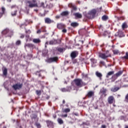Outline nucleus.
<instances>
[{"label":"nucleus","mask_w":128,"mask_h":128,"mask_svg":"<svg viewBox=\"0 0 128 128\" xmlns=\"http://www.w3.org/2000/svg\"><path fill=\"white\" fill-rule=\"evenodd\" d=\"M106 89L104 88H102V89L100 90V94H102V96H106Z\"/></svg>","instance_id":"9"},{"label":"nucleus","mask_w":128,"mask_h":128,"mask_svg":"<svg viewBox=\"0 0 128 128\" xmlns=\"http://www.w3.org/2000/svg\"><path fill=\"white\" fill-rule=\"evenodd\" d=\"M37 74H38V72H37Z\"/></svg>","instance_id":"63"},{"label":"nucleus","mask_w":128,"mask_h":128,"mask_svg":"<svg viewBox=\"0 0 128 128\" xmlns=\"http://www.w3.org/2000/svg\"><path fill=\"white\" fill-rule=\"evenodd\" d=\"M61 16H68V12L66 11L61 13Z\"/></svg>","instance_id":"29"},{"label":"nucleus","mask_w":128,"mask_h":128,"mask_svg":"<svg viewBox=\"0 0 128 128\" xmlns=\"http://www.w3.org/2000/svg\"><path fill=\"white\" fill-rule=\"evenodd\" d=\"M30 57H31V58H32V55H30Z\"/></svg>","instance_id":"61"},{"label":"nucleus","mask_w":128,"mask_h":128,"mask_svg":"<svg viewBox=\"0 0 128 128\" xmlns=\"http://www.w3.org/2000/svg\"><path fill=\"white\" fill-rule=\"evenodd\" d=\"M25 48H34V44H27L24 45Z\"/></svg>","instance_id":"18"},{"label":"nucleus","mask_w":128,"mask_h":128,"mask_svg":"<svg viewBox=\"0 0 128 128\" xmlns=\"http://www.w3.org/2000/svg\"><path fill=\"white\" fill-rule=\"evenodd\" d=\"M45 22L46 24H52V22H54V21L52 20L50 18H46L45 19Z\"/></svg>","instance_id":"15"},{"label":"nucleus","mask_w":128,"mask_h":128,"mask_svg":"<svg viewBox=\"0 0 128 128\" xmlns=\"http://www.w3.org/2000/svg\"><path fill=\"white\" fill-rule=\"evenodd\" d=\"M16 10H15L14 12H12L11 14L12 16H16Z\"/></svg>","instance_id":"30"},{"label":"nucleus","mask_w":128,"mask_h":128,"mask_svg":"<svg viewBox=\"0 0 128 128\" xmlns=\"http://www.w3.org/2000/svg\"><path fill=\"white\" fill-rule=\"evenodd\" d=\"M53 118H56V115H54Z\"/></svg>","instance_id":"55"},{"label":"nucleus","mask_w":128,"mask_h":128,"mask_svg":"<svg viewBox=\"0 0 128 128\" xmlns=\"http://www.w3.org/2000/svg\"><path fill=\"white\" fill-rule=\"evenodd\" d=\"M62 92H68V90L64 88L61 89Z\"/></svg>","instance_id":"41"},{"label":"nucleus","mask_w":128,"mask_h":128,"mask_svg":"<svg viewBox=\"0 0 128 128\" xmlns=\"http://www.w3.org/2000/svg\"><path fill=\"white\" fill-rule=\"evenodd\" d=\"M113 52L114 54H118V50H113Z\"/></svg>","instance_id":"37"},{"label":"nucleus","mask_w":128,"mask_h":128,"mask_svg":"<svg viewBox=\"0 0 128 128\" xmlns=\"http://www.w3.org/2000/svg\"><path fill=\"white\" fill-rule=\"evenodd\" d=\"M2 34H8V36H12L13 33L12 31L8 29H5L2 32Z\"/></svg>","instance_id":"4"},{"label":"nucleus","mask_w":128,"mask_h":128,"mask_svg":"<svg viewBox=\"0 0 128 128\" xmlns=\"http://www.w3.org/2000/svg\"><path fill=\"white\" fill-rule=\"evenodd\" d=\"M22 84H16L15 85H14L12 86V88H14L16 90H20V88H22Z\"/></svg>","instance_id":"8"},{"label":"nucleus","mask_w":128,"mask_h":128,"mask_svg":"<svg viewBox=\"0 0 128 128\" xmlns=\"http://www.w3.org/2000/svg\"><path fill=\"white\" fill-rule=\"evenodd\" d=\"M94 96V91H90L88 92L87 94V96H88V98H92Z\"/></svg>","instance_id":"10"},{"label":"nucleus","mask_w":128,"mask_h":128,"mask_svg":"<svg viewBox=\"0 0 128 128\" xmlns=\"http://www.w3.org/2000/svg\"><path fill=\"white\" fill-rule=\"evenodd\" d=\"M108 18L106 16H104L102 17V20H106Z\"/></svg>","instance_id":"33"},{"label":"nucleus","mask_w":128,"mask_h":128,"mask_svg":"<svg viewBox=\"0 0 128 128\" xmlns=\"http://www.w3.org/2000/svg\"><path fill=\"white\" fill-rule=\"evenodd\" d=\"M74 82L77 86H82V84H84V86H86V83H82V81L80 79L75 80Z\"/></svg>","instance_id":"3"},{"label":"nucleus","mask_w":128,"mask_h":128,"mask_svg":"<svg viewBox=\"0 0 128 128\" xmlns=\"http://www.w3.org/2000/svg\"><path fill=\"white\" fill-rule=\"evenodd\" d=\"M58 28H59V30H62V28H64V24H58Z\"/></svg>","instance_id":"14"},{"label":"nucleus","mask_w":128,"mask_h":128,"mask_svg":"<svg viewBox=\"0 0 128 128\" xmlns=\"http://www.w3.org/2000/svg\"><path fill=\"white\" fill-rule=\"evenodd\" d=\"M78 54L77 52H73L71 54V58H76Z\"/></svg>","instance_id":"13"},{"label":"nucleus","mask_w":128,"mask_h":128,"mask_svg":"<svg viewBox=\"0 0 128 128\" xmlns=\"http://www.w3.org/2000/svg\"><path fill=\"white\" fill-rule=\"evenodd\" d=\"M108 104H113L114 102V96H110L108 98Z\"/></svg>","instance_id":"6"},{"label":"nucleus","mask_w":128,"mask_h":128,"mask_svg":"<svg viewBox=\"0 0 128 128\" xmlns=\"http://www.w3.org/2000/svg\"><path fill=\"white\" fill-rule=\"evenodd\" d=\"M47 124L48 126H52V122L51 121H47Z\"/></svg>","instance_id":"26"},{"label":"nucleus","mask_w":128,"mask_h":128,"mask_svg":"<svg viewBox=\"0 0 128 128\" xmlns=\"http://www.w3.org/2000/svg\"><path fill=\"white\" fill-rule=\"evenodd\" d=\"M26 42L30 41V36L28 35H26Z\"/></svg>","instance_id":"31"},{"label":"nucleus","mask_w":128,"mask_h":128,"mask_svg":"<svg viewBox=\"0 0 128 128\" xmlns=\"http://www.w3.org/2000/svg\"><path fill=\"white\" fill-rule=\"evenodd\" d=\"M16 8V6H12L11 8Z\"/></svg>","instance_id":"56"},{"label":"nucleus","mask_w":128,"mask_h":128,"mask_svg":"<svg viewBox=\"0 0 128 128\" xmlns=\"http://www.w3.org/2000/svg\"><path fill=\"white\" fill-rule=\"evenodd\" d=\"M67 90V92H70V90H72V88L71 87H68Z\"/></svg>","instance_id":"45"},{"label":"nucleus","mask_w":128,"mask_h":128,"mask_svg":"<svg viewBox=\"0 0 128 128\" xmlns=\"http://www.w3.org/2000/svg\"><path fill=\"white\" fill-rule=\"evenodd\" d=\"M48 42H46V44H45V48H46V46H48Z\"/></svg>","instance_id":"50"},{"label":"nucleus","mask_w":128,"mask_h":128,"mask_svg":"<svg viewBox=\"0 0 128 128\" xmlns=\"http://www.w3.org/2000/svg\"><path fill=\"white\" fill-rule=\"evenodd\" d=\"M48 54V50H44L42 51V54L46 56Z\"/></svg>","instance_id":"36"},{"label":"nucleus","mask_w":128,"mask_h":128,"mask_svg":"<svg viewBox=\"0 0 128 128\" xmlns=\"http://www.w3.org/2000/svg\"><path fill=\"white\" fill-rule=\"evenodd\" d=\"M74 16H76V18H82V15L80 14V13L77 12L74 14Z\"/></svg>","instance_id":"12"},{"label":"nucleus","mask_w":128,"mask_h":128,"mask_svg":"<svg viewBox=\"0 0 128 128\" xmlns=\"http://www.w3.org/2000/svg\"><path fill=\"white\" fill-rule=\"evenodd\" d=\"M126 128H128V126H126Z\"/></svg>","instance_id":"60"},{"label":"nucleus","mask_w":128,"mask_h":128,"mask_svg":"<svg viewBox=\"0 0 128 128\" xmlns=\"http://www.w3.org/2000/svg\"><path fill=\"white\" fill-rule=\"evenodd\" d=\"M36 94L40 96V90H36Z\"/></svg>","instance_id":"44"},{"label":"nucleus","mask_w":128,"mask_h":128,"mask_svg":"<svg viewBox=\"0 0 128 128\" xmlns=\"http://www.w3.org/2000/svg\"><path fill=\"white\" fill-rule=\"evenodd\" d=\"M27 4L30 8H38V3L36 0H28Z\"/></svg>","instance_id":"1"},{"label":"nucleus","mask_w":128,"mask_h":128,"mask_svg":"<svg viewBox=\"0 0 128 128\" xmlns=\"http://www.w3.org/2000/svg\"><path fill=\"white\" fill-rule=\"evenodd\" d=\"M40 32H41L40 30H38L37 31V34H40Z\"/></svg>","instance_id":"52"},{"label":"nucleus","mask_w":128,"mask_h":128,"mask_svg":"<svg viewBox=\"0 0 128 128\" xmlns=\"http://www.w3.org/2000/svg\"><path fill=\"white\" fill-rule=\"evenodd\" d=\"M22 26H24V24H22Z\"/></svg>","instance_id":"64"},{"label":"nucleus","mask_w":128,"mask_h":128,"mask_svg":"<svg viewBox=\"0 0 128 128\" xmlns=\"http://www.w3.org/2000/svg\"><path fill=\"white\" fill-rule=\"evenodd\" d=\"M62 32H66V29H63L62 30Z\"/></svg>","instance_id":"49"},{"label":"nucleus","mask_w":128,"mask_h":128,"mask_svg":"<svg viewBox=\"0 0 128 128\" xmlns=\"http://www.w3.org/2000/svg\"><path fill=\"white\" fill-rule=\"evenodd\" d=\"M91 62H92V66L94 67V64H96V59L92 58L91 59Z\"/></svg>","instance_id":"21"},{"label":"nucleus","mask_w":128,"mask_h":128,"mask_svg":"<svg viewBox=\"0 0 128 128\" xmlns=\"http://www.w3.org/2000/svg\"><path fill=\"white\" fill-rule=\"evenodd\" d=\"M64 50H65L64 48H58V50L60 52H64Z\"/></svg>","instance_id":"32"},{"label":"nucleus","mask_w":128,"mask_h":128,"mask_svg":"<svg viewBox=\"0 0 128 128\" xmlns=\"http://www.w3.org/2000/svg\"><path fill=\"white\" fill-rule=\"evenodd\" d=\"M57 120L60 124H64V120L60 118H58Z\"/></svg>","instance_id":"22"},{"label":"nucleus","mask_w":128,"mask_h":128,"mask_svg":"<svg viewBox=\"0 0 128 128\" xmlns=\"http://www.w3.org/2000/svg\"><path fill=\"white\" fill-rule=\"evenodd\" d=\"M120 90V88L118 87H114L113 88H112L111 90L112 92H118Z\"/></svg>","instance_id":"19"},{"label":"nucleus","mask_w":128,"mask_h":128,"mask_svg":"<svg viewBox=\"0 0 128 128\" xmlns=\"http://www.w3.org/2000/svg\"><path fill=\"white\" fill-rule=\"evenodd\" d=\"M128 28V25L126 23H124L122 24V28H123V30H124V28Z\"/></svg>","instance_id":"27"},{"label":"nucleus","mask_w":128,"mask_h":128,"mask_svg":"<svg viewBox=\"0 0 128 128\" xmlns=\"http://www.w3.org/2000/svg\"><path fill=\"white\" fill-rule=\"evenodd\" d=\"M122 71H119L112 76L113 80H116L118 76H120L122 74Z\"/></svg>","instance_id":"5"},{"label":"nucleus","mask_w":128,"mask_h":128,"mask_svg":"<svg viewBox=\"0 0 128 128\" xmlns=\"http://www.w3.org/2000/svg\"><path fill=\"white\" fill-rule=\"evenodd\" d=\"M67 116H68V114L62 115V118H66Z\"/></svg>","instance_id":"43"},{"label":"nucleus","mask_w":128,"mask_h":128,"mask_svg":"<svg viewBox=\"0 0 128 128\" xmlns=\"http://www.w3.org/2000/svg\"><path fill=\"white\" fill-rule=\"evenodd\" d=\"M39 76H40V74H39Z\"/></svg>","instance_id":"62"},{"label":"nucleus","mask_w":128,"mask_h":128,"mask_svg":"<svg viewBox=\"0 0 128 128\" xmlns=\"http://www.w3.org/2000/svg\"><path fill=\"white\" fill-rule=\"evenodd\" d=\"M6 83H4V88H6Z\"/></svg>","instance_id":"57"},{"label":"nucleus","mask_w":128,"mask_h":128,"mask_svg":"<svg viewBox=\"0 0 128 128\" xmlns=\"http://www.w3.org/2000/svg\"><path fill=\"white\" fill-rule=\"evenodd\" d=\"M40 40L38 38L33 40V42H34V44H40Z\"/></svg>","instance_id":"23"},{"label":"nucleus","mask_w":128,"mask_h":128,"mask_svg":"<svg viewBox=\"0 0 128 128\" xmlns=\"http://www.w3.org/2000/svg\"><path fill=\"white\" fill-rule=\"evenodd\" d=\"M96 76L100 78V80L102 79V74L101 73H100L98 72H96Z\"/></svg>","instance_id":"20"},{"label":"nucleus","mask_w":128,"mask_h":128,"mask_svg":"<svg viewBox=\"0 0 128 128\" xmlns=\"http://www.w3.org/2000/svg\"><path fill=\"white\" fill-rule=\"evenodd\" d=\"M96 10L94 9H93L88 12V14H90V16H94V14H96Z\"/></svg>","instance_id":"11"},{"label":"nucleus","mask_w":128,"mask_h":128,"mask_svg":"<svg viewBox=\"0 0 128 128\" xmlns=\"http://www.w3.org/2000/svg\"><path fill=\"white\" fill-rule=\"evenodd\" d=\"M2 14H4V12H6V8H4V7L2 8Z\"/></svg>","instance_id":"38"},{"label":"nucleus","mask_w":128,"mask_h":128,"mask_svg":"<svg viewBox=\"0 0 128 128\" xmlns=\"http://www.w3.org/2000/svg\"><path fill=\"white\" fill-rule=\"evenodd\" d=\"M2 14L0 13V18H2Z\"/></svg>","instance_id":"54"},{"label":"nucleus","mask_w":128,"mask_h":128,"mask_svg":"<svg viewBox=\"0 0 128 128\" xmlns=\"http://www.w3.org/2000/svg\"><path fill=\"white\" fill-rule=\"evenodd\" d=\"M78 26V23H76V22H72V23L71 24V26H72L74 27V26Z\"/></svg>","instance_id":"25"},{"label":"nucleus","mask_w":128,"mask_h":128,"mask_svg":"<svg viewBox=\"0 0 128 128\" xmlns=\"http://www.w3.org/2000/svg\"><path fill=\"white\" fill-rule=\"evenodd\" d=\"M58 57H54L52 58L47 60V62L50 63V62H56L58 60Z\"/></svg>","instance_id":"7"},{"label":"nucleus","mask_w":128,"mask_h":128,"mask_svg":"<svg viewBox=\"0 0 128 128\" xmlns=\"http://www.w3.org/2000/svg\"><path fill=\"white\" fill-rule=\"evenodd\" d=\"M63 112H70V108H66L62 110Z\"/></svg>","instance_id":"28"},{"label":"nucleus","mask_w":128,"mask_h":128,"mask_svg":"<svg viewBox=\"0 0 128 128\" xmlns=\"http://www.w3.org/2000/svg\"><path fill=\"white\" fill-rule=\"evenodd\" d=\"M63 104H66V101L64 100H63Z\"/></svg>","instance_id":"58"},{"label":"nucleus","mask_w":128,"mask_h":128,"mask_svg":"<svg viewBox=\"0 0 128 128\" xmlns=\"http://www.w3.org/2000/svg\"><path fill=\"white\" fill-rule=\"evenodd\" d=\"M110 56V54L107 51L106 53H99V58H102V60H106Z\"/></svg>","instance_id":"2"},{"label":"nucleus","mask_w":128,"mask_h":128,"mask_svg":"<svg viewBox=\"0 0 128 128\" xmlns=\"http://www.w3.org/2000/svg\"><path fill=\"white\" fill-rule=\"evenodd\" d=\"M49 44H54V42L52 40H51Z\"/></svg>","instance_id":"42"},{"label":"nucleus","mask_w":128,"mask_h":128,"mask_svg":"<svg viewBox=\"0 0 128 128\" xmlns=\"http://www.w3.org/2000/svg\"><path fill=\"white\" fill-rule=\"evenodd\" d=\"M100 64H103V66H104V62H102V61H100Z\"/></svg>","instance_id":"47"},{"label":"nucleus","mask_w":128,"mask_h":128,"mask_svg":"<svg viewBox=\"0 0 128 128\" xmlns=\"http://www.w3.org/2000/svg\"><path fill=\"white\" fill-rule=\"evenodd\" d=\"M20 38H24V34H22L21 36H20Z\"/></svg>","instance_id":"48"},{"label":"nucleus","mask_w":128,"mask_h":128,"mask_svg":"<svg viewBox=\"0 0 128 128\" xmlns=\"http://www.w3.org/2000/svg\"><path fill=\"white\" fill-rule=\"evenodd\" d=\"M39 6L44 8V2L40 3V6Z\"/></svg>","instance_id":"40"},{"label":"nucleus","mask_w":128,"mask_h":128,"mask_svg":"<svg viewBox=\"0 0 128 128\" xmlns=\"http://www.w3.org/2000/svg\"><path fill=\"white\" fill-rule=\"evenodd\" d=\"M2 71H3V74L4 76H6V74H8V69H6V67H4L2 68Z\"/></svg>","instance_id":"17"},{"label":"nucleus","mask_w":128,"mask_h":128,"mask_svg":"<svg viewBox=\"0 0 128 128\" xmlns=\"http://www.w3.org/2000/svg\"><path fill=\"white\" fill-rule=\"evenodd\" d=\"M50 98V96L47 97V100H48Z\"/></svg>","instance_id":"59"},{"label":"nucleus","mask_w":128,"mask_h":128,"mask_svg":"<svg viewBox=\"0 0 128 128\" xmlns=\"http://www.w3.org/2000/svg\"><path fill=\"white\" fill-rule=\"evenodd\" d=\"M114 74V71L108 72V74H107L106 78H108L110 76H112V74Z\"/></svg>","instance_id":"24"},{"label":"nucleus","mask_w":128,"mask_h":128,"mask_svg":"<svg viewBox=\"0 0 128 128\" xmlns=\"http://www.w3.org/2000/svg\"><path fill=\"white\" fill-rule=\"evenodd\" d=\"M102 128H106V125H102Z\"/></svg>","instance_id":"51"},{"label":"nucleus","mask_w":128,"mask_h":128,"mask_svg":"<svg viewBox=\"0 0 128 128\" xmlns=\"http://www.w3.org/2000/svg\"><path fill=\"white\" fill-rule=\"evenodd\" d=\"M60 16H56V18H60Z\"/></svg>","instance_id":"53"},{"label":"nucleus","mask_w":128,"mask_h":128,"mask_svg":"<svg viewBox=\"0 0 128 128\" xmlns=\"http://www.w3.org/2000/svg\"><path fill=\"white\" fill-rule=\"evenodd\" d=\"M36 126H37L38 128H40V124H36Z\"/></svg>","instance_id":"46"},{"label":"nucleus","mask_w":128,"mask_h":128,"mask_svg":"<svg viewBox=\"0 0 128 128\" xmlns=\"http://www.w3.org/2000/svg\"><path fill=\"white\" fill-rule=\"evenodd\" d=\"M83 78H88V74L84 73L82 74Z\"/></svg>","instance_id":"34"},{"label":"nucleus","mask_w":128,"mask_h":128,"mask_svg":"<svg viewBox=\"0 0 128 128\" xmlns=\"http://www.w3.org/2000/svg\"><path fill=\"white\" fill-rule=\"evenodd\" d=\"M21 42L20 40H18L16 42V46H20V44Z\"/></svg>","instance_id":"39"},{"label":"nucleus","mask_w":128,"mask_h":128,"mask_svg":"<svg viewBox=\"0 0 128 128\" xmlns=\"http://www.w3.org/2000/svg\"><path fill=\"white\" fill-rule=\"evenodd\" d=\"M122 58H125L126 60H128V52H126V56L122 57Z\"/></svg>","instance_id":"35"},{"label":"nucleus","mask_w":128,"mask_h":128,"mask_svg":"<svg viewBox=\"0 0 128 128\" xmlns=\"http://www.w3.org/2000/svg\"><path fill=\"white\" fill-rule=\"evenodd\" d=\"M68 7L72 8V10H76V7L74 6V4H68Z\"/></svg>","instance_id":"16"}]
</instances>
